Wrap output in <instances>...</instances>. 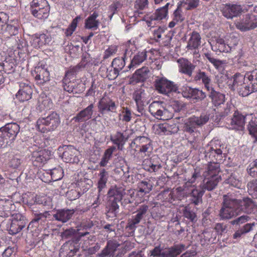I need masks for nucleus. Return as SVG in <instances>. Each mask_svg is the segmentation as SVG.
<instances>
[{
	"label": "nucleus",
	"instance_id": "obj_1",
	"mask_svg": "<svg viewBox=\"0 0 257 257\" xmlns=\"http://www.w3.org/2000/svg\"><path fill=\"white\" fill-rule=\"evenodd\" d=\"M186 104L182 101L174 100L170 105H167L163 101H153L149 107V111L155 118L168 120L173 117V112H179L185 109Z\"/></svg>",
	"mask_w": 257,
	"mask_h": 257
},
{
	"label": "nucleus",
	"instance_id": "obj_2",
	"mask_svg": "<svg viewBox=\"0 0 257 257\" xmlns=\"http://www.w3.org/2000/svg\"><path fill=\"white\" fill-rule=\"evenodd\" d=\"M237 199L232 195H224L221 207L219 212V216L222 220H229L238 215L237 207Z\"/></svg>",
	"mask_w": 257,
	"mask_h": 257
},
{
	"label": "nucleus",
	"instance_id": "obj_3",
	"mask_svg": "<svg viewBox=\"0 0 257 257\" xmlns=\"http://www.w3.org/2000/svg\"><path fill=\"white\" fill-rule=\"evenodd\" d=\"M60 122L59 115L56 112H53L47 116L40 118L37 120V128L42 133H45L56 129Z\"/></svg>",
	"mask_w": 257,
	"mask_h": 257
},
{
	"label": "nucleus",
	"instance_id": "obj_4",
	"mask_svg": "<svg viewBox=\"0 0 257 257\" xmlns=\"http://www.w3.org/2000/svg\"><path fill=\"white\" fill-rule=\"evenodd\" d=\"M186 249L183 244H176L165 250L159 245L150 250L149 254L153 257H176Z\"/></svg>",
	"mask_w": 257,
	"mask_h": 257
},
{
	"label": "nucleus",
	"instance_id": "obj_5",
	"mask_svg": "<svg viewBox=\"0 0 257 257\" xmlns=\"http://www.w3.org/2000/svg\"><path fill=\"white\" fill-rule=\"evenodd\" d=\"M155 89L160 93L169 95L171 92H178V87L173 81H171L165 77H158L154 81Z\"/></svg>",
	"mask_w": 257,
	"mask_h": 257
},
{
	"label": "nucleus",
	"instance_id": "obj_6",
	"mask_svg": "<svg viewBox=\"0 0 257 257\" xmlns=\"http://www.w3.org/2000/svg\"><path fill=\"white\" fill-rule=\"evenodd\" d=\"M246 79L240 74H236L233 77V81L231 86V89L237 90L239 95L243 97L248 96L252 92L255 91L253 90V87H251L248 84L243 82Z\"/></svg>",
	"mask_w": 257,
	"mask_h": 257
},
{
	"label": "nucleus",
	"instance_id": "obj_7",
	"mask_svg": "<svg viewBox=\"0 0 257 257\" xmlns=\"http://www.w3.org/2000/svg\"><path fill=\"white\" fill-rule=\"evenodd\" d=\"M11 223L7 227L11 234H16L21 231L28 223L26 218L21 213H14L11 216Z\"/></svg>",
	"mask_w": 257,
	"mask_h": 257
},
{
	"label": "nucleus",
	"instance_id": "obj_8",
	"mask_svg": "<svg viewBox=\"0 0 257 257\" xmlns=\"http://www.w3.org/2000/svg\"><path fill=\"white\" fill-rule=\"evenodd\" d=\"M209 115L206 114H201L199 117L193 116L188 118L185 123L184 131L189 134L195 132L197 126L205 124L209 120Z\"/></svg>",
	"mask_w": 257,
	"mask_h": 257
},
{
	"label": "nucleus",
	"instance_id": "obj_9",
	"mask_svg": "<svg viewBox=\"0 0 257 257\" xmlns=\"http://www.w3.org/2000/svg\"><path fill=\"white\" fill-rule=\"evenodd\" d=\"M148 210L149 206L148 205L143 204L139 206L136 211V215L133 216L132 218L128 220L126 228L132 232H134L137 224L146 216Z\"/></svg>",
	"mask_w": 257,
	"mask_h": 257
},
{
	"label": "nucleus",
	"instance_id": "obj_10",
	"mask_svg": "<svg viewBox=\"0 0 257 257\" xmlns=\"http://www.w3.org/2000/svg\"><path fill=\"white\" fill-rule=\"evenodd\" d=\"M120 245L117 241L109 240L98 255L99 257H121V251L118 248Z\"/></svg>",
	"mask_w": 257,
	"mask_h": 257
},
{
	"label": "nucleus",
	"instance_id": "obj_11",
	"mask_svg": "<svg viewBox=\"0 0 257 257\" xmlns=\"http://www.w3.org/2000/svg\"><path fill=\"white\" fill-rule=\"evenodd\" d=\"M251 115H243L238 111H235L233 116L228 120V124L229 128L232 130L243 131L246 120L249 119Z\"/></svg>",
	"mask_w": 257,
	"mask_h": 257
},
{
	"label": "nucleus",
	"instance_id": "obj_12",
	"mask_svg": "<svg viewBox=\"0 0 257 257\" xmlns=\"http://www.w3.org/2000/svg\"><path fill=\"white\" fill-rule=\"evenodd\" d=\"M31 155V160L34 166L40 167L50 159L51 152L39 148L36 150H33Z\"/></svg>",
	"mask_w": 257,
	"mask_h": 257
},
{
	"label": "nucleus",
	"instance_id": "obj_13",
	"mask_svg": "<svg viewBox=\"0 0 257 257\" xmlns=\"http://www.w3.org/2000/svg\"><path fill=\"white\" fill-rule=\"evenodd\" d=\"M236 28L241 31H247L257 27V16L246 14L239 21L235 23Z\"/></svg>",
	"mask_w": 257,
	"mask_h": 257
},
{
	"label": "nucleus",
	"instance_id": "obj_14",
	"mask_svg": "<svg viewBox=\"0 0 257 257\" xmlns=\"http://www.w3.org/2000/svg\"><path fill=\"white\" fill-rule=\"evenodd\" d=\"M20 89L16 95V98L21 102L30 100L32 98L33 89L30 82L27 80L19 83Z\"/></svg>",
	"mask_w": 257,
	"mask_h": 257
},
{
	"label": "nucleus",
	"instance_id": "obj_15",
	"mask_svg": "<svg viewBox=\"0 0 257 257\" xmlns=\"http://www.w3.org/2000/svg\"><path fill=\"white\" fill-rule=\"evenodd\" d=\"M236 203L239 213L242 212L250 214L257 211V205L250 198L245 197L242 199H237Z\"/></svg>",
	"mask_w": 257,
	"mask_h": 257
},
{
	"label": "nucleus",
	"instance_id": "obj_16",
	"mask_svg": "<svg viewBox=\"0 0 257 257\" xmlns=\"http://www.w3.org/2000/svg\"><path fill=\"white\" fill-rule=\"evenodd\" d=\"M205 156L210 160V162L221 163L225 157V154L222 153L221 146L218 148L216 145H211L207 148Z\"/></svg>",
	"mask_w": 257,
	"mask_h": 257
},
{
	"label": "nucleus",
	"instance_id": "obj_17",
	"mask_svg": "<svg viewBox=\"0 0 257 257\" xmlns=\"http://www.w3.org/2000/svg\"><path fill=\"white\" fill-rule=\"evenodd\" d=\"M207 91L208 97L215 106H219L225 102V95L217 91L214 86L207 89Z\"/></svg>",
	"mask_w": 257,
	"mask_h": 257
},
{
	"label": "nucleus",
	"instance_id": "obj_18",
	"mask_svg": "<svg viewBox=\"0 0 257 257\" xmlns=\"http://www.w3.org/2000/svg\"><path fill=\"white\" fill-rule=\"evenodd\" d=\"M16 206L13 202L9 199L0 200V216L8 217L12 216L15 211Z\"/></svg>",
	"mask_w": 257,
	"mask_h": 257
},
{
	"label": "nucleus",
	"instance_id": "obj_19",
	"mask_svg": "<svg viewBox=\"0 0 257 257\" xmlns=\"http://www.w3.org/2000/svg\"><path fill=\"white\" fill-rule=\"evenodd\" d=\"M222 15L227 19H232L240 15L242 11L240 5H226L222 9Z\"/></svg>",
	"mask_w": 257,
	"mask_h": 257
},
{
	"label": "nucleus",
	"instance_id": "obj_20",
	"mask_svg": "<svg viewBox=\"0 0 257 257\" xmlns=\"http://www.w3.org/2000/svg\"><path fill=\"white\" fill-rule=\"evenodd\" d=\"M93 104H90L86 108L79 112L76 116L72 118V120L76 122H81L89 120L92 117L93 113Z\"/></svg>",
	"mask_w": 257,
	"mask_h": 257
},
{
	"label": "nucleus",
	"instance_id": "obj_21",
	"mask_svg": "<svg viewBox=\"0 0 257 257\" xmlns=\"http://www.w3.org/2000/svg\"><path fill=\"white\" fill-rule=\"evenodd\" d=\"M177 62L179 65V72L189 77L192 76L196 66L186 59H179Z\"/></svg>",
	"mask_w": 257,
	"mask_h": 257
},
{
	"label": "nucleus",
	"instance_id": "obj_22",
	"mask_svg": "<svg viewBox=\"0 0 257 257\" xmlns=\"http://www.w3.org/2000/svg\"><path fill=\"white\" fill-rule=\"evenodd\" d=\"M49 212L45 211L44 213H34V217L32 221L29 223L28 229L35 226L38 227L39 225L43 226L47 222V218L49 215Z\"/></svg>",
	"mask_w": 257,
	"mask_h": 257
},
{
	"label": "nucleus",
	"instance_id": "obj_23",
	"mask_svg": "<svg viewBox=\"0 0 257 257\" xmlns=\"http://www.w3.org/2000/svg\"><path fill=\"white\" fill-rule=\"evenodd\" d=\"M221 180V176H217L214 177H204V179L200 187L201 189L204 191L206 190L210 191L216 188L218 183Z\"/></svg>",
	"mask_w": 257,
	"mask_h": 257
},
{
	"label": "nucleus",
	"instance_id": "obj_24",
	"mask_svg": "<svg viewBox=\"0 0 257 257\" xmlns=\"http://www.w3.org/2000/svg\"><path fill=\"white\" fill-rule=\"evenodd\" d=\"M149 68L146 67L138 69L130 79V83L144 82L149 77Z\"/></svg>",
	"mask_w": 257,
	"mask_h": 257
},
{
	"label": "nucleus",
	"instance_id": "obj_25",
	"mask_svg": "<svg viewBox=\"0 0 257 257\" xmlns=\"http://www.w3.org/2000/svg\"><path fill=\"white\" fill-rule=\"evenodd\" d=\"M74 212V209H59L53 215V217L57 221L65 223L72 218Z\"/></svg>",
	"mask_w": 257,
	"mask_h": 257
},
{
	"label": "nucleus",
	"instance_id": "obj_26",
	"mask_svg": "<svg viewBox=\"0 0 257 257\" xmlns=\"http://www.w3.org/2000/svg\"><path fill=\"white\" fill-rule=\"evenodd\" d=\"M2 128L7 134L10 142L15 140L17 135L20 132V126L16 123H8Z\"/></svg>",
	"mask_w": 257,
	"mask_h": 257
},
{
	"label": "nucleus",
	"instance_id": "obj_27",
	"mask_svg": "<svg viewBox=\"0 0 257 257\" xmlns=\"http://www.w3.org/2000/svg\"><path fill=\"white\" fill-rule=\"evenodd\" d=\"M99 72L103 76H105L109 80L115 79L118 75L119 71L112 65L108 68L105 65H102L99 69Z\"/></svg>",
	"mask_w": 257,
	"mask_h": 257
},
{
	"label": "nucleus",
	"instance_id": "obj_28",
	"mask_svg": "<svg viewBox=\"0 0 257 257\" xmlns=\"http://www.w3.org/2000/svg\"><path fill=\"white\" fill-rule=\"evenodd\" d=\"M51 41V38L49 35L45 34L39 36H33L31 40V44L34 48H40L43 45L49 44Z\"/></svg>",
	"mask_w": 257,
	"mask_h": 257
},
{
	"label": "nucleus",
	"instance_id": "obj_29",
	"mask_svg": "<svg viewBox=\"0 0 257 257\" xmlns=\"http://www.w3.org/2000/svg\"><path fill=\"white\" fill-rule=\"evenodd\" d=\"M78 153V151L74 147L65 146L62 158L66 162H74L77 160L76 157Z\"/></svg>",
	"mask_w": 257,
	"mask_h": 257
},
{
	"label": "nucleus",
	"instance_id": "obj_30",
	"mask_svg": "<svg viewBox=\"0 0 257 257\" xmlns=\"http://www.w3.org/2000/svg\"><path fill=\"white\" fill-rule=\"evenodd\" d=\"M128 138L126 137L123 133L117 131L113 136H111L110 140L112 143L116 145L117 149L122 151L123 149V146L127 140Z\"/></svg>",
	"mask_w": 257,
	"mask_h": 257
},
{
	"label": "nucleus",
	"instance_id": "obj_31",
	"mask_svg": "<svg viewBox=\"0 0 257 257\" xmlns=\"http://www.w3.org/2000/svg\"><path fill=\"white\" fill-rule=\"evenodd\" d=\"M35 204L42 205L43 206H50L51 205V199L47 196H36L28 203V205L32 208V211L34 212L33 209Z\"/></svg>",
	"mask_w": 257,
	"mask_h": 257
},
{
	"label": "nucleus",
	"instance_id": "obj_32",
	"mask_svg": "<svg viewBox=\"0 0 257 257\" xmlns=\"http://www.w3.org/2000/svg\"><path fill=\"white\" fill-rule=\"evenodd\" d=\"M194 79L196 81H201L202 83L204 84V87L207 90L209 88L213 86L211 83V76L204 71L199 70L196 75L195 76Z\"/></svg>",
	"mask_w": 257,
	"mask_h": 257
},
{
	"label": "nucleus",
	"instance_id": "obj_33",
	"mask_svg": "<svg viewBox=\"0 0 257 257\" xmlns=\"http://www.w3.org/2000/svg\"><path fill=\"white\" fill-rule=\"evenodd\" d=\"M98 107L101 113H103L105 111H114L116 106L112 100L103 99L99 101Z\"/></svg>",
	"mask_w": 257,
	"mask_h": 257
},
{
	"label": "nucleus",
	"instance_id": "obj_34",
	"mask_svg": "<svg viewBox=\"0 0 257 257\" xmlns=\"http://www.w3.org/2000/svg\"><path fill=\"white\" fill-rule=\"evenodd\" d=\"M145 93L141 90H137L133 93V99L137 106L138 111L143 113L145 106Z\"/></svg>",
	"mask_w": 257,
	"mask_h": 257
},
{
	"label": "nucleus",
	"instance_id": "obj_35",
	"mask_svg": "<svg viewBox=\"0 0 257 257\" xmlns=\"http://www.w3.org/2000/svg\"><path fill=\"white\" fill-rule=\"evenodd\" d=\"M94 224L92 221L88 220L82 221L78 229H76L80 233H86L85 236L89 235L88 238L92 240L94 237L93 235H90L92 231V228Z\"/></svg>",
	"mask_w": 257,
	"mask_h": 257
},
{
	"label": "nucleus",
	"instance_id": "obj_36",
	"mask_svg": "<svg viewBox=\"0 0 257 257\" xmlns=\"http://www.w3.org/2000/svg\"><path fill=\"white\" fill-rule=\"evenodd\" d=\"M220 163L210 162L207 167V170L204 173V177H214L221 176L219 175L220 172Z\"/></svg>",
	"mask_w": 257,
	"mask_h": 257
},
{
	"label": "nucleus",
	"instance_id": "obj_37",
	"mask_svg": "<svg viewBox=\"0 0 257 257\" xmlns=\"http://www.w3.org/2000/svg\"><path fill=\"white\" fill-rule=\"evenodd\" d=\"M36 75L35 79L39 84H44L50 80L49 72L46 69L43 68H38L35 70Z\"/></svg>",
	"mask_w": 257,
	"mask_h": 257
},
{
	"label": "nucleus",
	"instance_id": "obj_38",
	"mask_svg": "<svg viewBox=\"0 0 257 257\" xmlns=\"http://www.w3.org/2000/svg\"><path fill=\"white\" fill-rule=\"evenodd\" d=\"M98 17L97 13L94 12L90 15L85 21V28L87 29L96 30L98 28L99 21L96 20Z\"/></svg>",
	"mask_w": 257,
	"mask_h": 257
},
{
	"label": "nucleus",
	"instance_id": "obj_39",
	"mask_svg": "<svg viewBox=\"0 0 257 257\" xmlns=\"http://www.w3.org/2000/svg\"><path fill=\"white\" fill-rule=\"evenodd\" d=\"M139 148L140 153H151L153 150L151 140L147 137L142 136V141Z\"/></svg>",
	"mask_w": 257,
	"mask_h": 257
},
{
	"label": "nucleus",
	"instance_id": "obj_40",
	"mask_svg": "<svg viewBox=\"0 0 257 257\" xmlns=\"http://www.w3.org/2000/svg\"><path fill=\"white\" fill-rule=\"evenodd\" d=\"M170 4L168 3L165 6L158 9L155 13L151 15V20H161L165 18L168 14V7Z\"/></svg>",
	"mask_w": 257,
	"mask_h": 257
},
{
	"label": "nucleus",
	"instance_id": "obj_41",
	"mask_svg": "<svg viewBox=\"0 0 257 257\" xmlns=\"http://www.w3.org/2000/svg\"><path fill=\"white\" fill-rule=\"evenodd\" d=\"M204 193V191L202 189L199 190L196 188L192 189L190 194V201L191 203L195 205H198L202 203V197Z\"/></svg>",
	"mask_w": 257,
	"mask_h": 257
},
{
	"label": "nucleus",
	"instance_id": "obj_42",
	"mask_svg": "<svg viewBox=\"0 0 257 257\" xmlns=\"http://www.w3.org/2000/svg\"><path fill=\"white\" fill-rule=\"evenodd\" d=\"M49 8H46V9H40L36 6H32L31 4V14L36 18L39 19L47 18L48 16Z\"/></svg>",
	"mask_w": 257,
	"mask_h": 257
},
{
	"label": "nucleus",
	"instance_id": "obj_43",
	"mask_svg": "<svg viewBox=\"0 0 257 257\" xmlns=\"http://www.w3.org/2000/svg\"><path fill=\"white\" fill-rule=\"evenodd\" d=\"M200 40L201 37L199 33L196 32H193L188 41L187 48L191 50L197 48L200 45Z\"/></svg>",
	"mask_w": 257,
	"mask_h": 257
},
{
	"label": "nucleus",
	"instance_id": "obj_44",
	"mask_svg": "<svg viewBox=\"0 0 257 257\" xmlns=\"http://www.w3.org/2000/svg\"><path fill=\"white\" fill-rule=\"evenodd\" d=\"M254 226V223H246L242 227H240L235 233L233 234V238L237 239L241 237V236L249 231H250L253 226Z\"/></svg>",
	"mask_w": 257,
	"mask_h": 257
},
{
	"label": "nucleus",
	"instance_id": "obj_45",
	"mask_svg": "<svg viewBox=\"0 0 257 257\" xmlns=\"http://www.w3.org/2000/svg\"><path fill=\"white\" fill-rule=\"evenodd\" d=\"M119 201H115L114 199H109L108 204V210L107 216L108 217H116L119 209L118 202Z\"/></svg>",
	"mask_w": 257,
	"mask_h": 257
},
{
	"label": "nucleus",
	"instance_id": "obj_46",
	"mask_svg": "<svg viewBox=\"0 0 257 257\" xmlns=\"http://www.w3.org/2000/svg\"><path fill=\"white\" fill-rule=\"evenodd\" d=\"M249 117V122L247 125V130L250 135L255 138L254 142H257V118L253 117L252 114Z\"/></svg>",
	"mask_w": 257,
	"mask_h": 257
},
{
	"label": "nucleus",
	"instance_id": "obj_47",
	"mask_svg": "<svg viewBox=\"0 0 257 257\" xmlns=\"http://www.w3.org/2000/svg\"><path fill=\"white\" fill-rule=\"evenodd\" d=\"M153 187V183L150 180H144L138 184L139 192L148 194L152 191Z\"/></svg>",
	"mask_w": 257,
	"mask_h": 257
},
{
	"label": "nucleus",
	"instance_id": "obj_48",
	"mask_svg": "<svg viewBox=\"0 0 257 257\" xmlns=\"http://www.w3.org/2000/svg\"><path fill=\"white\" fill-rule=\"evenodd\" d=\"M1 66L3 68V71L8 74L12 73L15 70L16 64L14 60L10 58L6 59L2 62Z\"/></svg>",
	"mask_w": 257,
	"mask_h": 257
},
{
	"label": "nucleus",
	"instance_id": "obj_49",
	"mask_svg": "<svg viewBox=\"0 0 257 257\" xmlns=\"http://www.w3.org/2000/svg\"><path fill=\"white\" fill-rule=\"evenodd\" d=\"M243 76L250 81V83L253 87V90L257 91V69L247 72Z\"/></svg>",
	"mask_w": 257,
	"mask_h": 257
},
{
	"label": "nucleus",
	"instance_id": "obj_50",
	"mask_svg": "<svg viewBox=\"0 0 257 257\" xmlns=\"http://www.w3.org/2000/svg\"><path fill=\"white\" fill-rule=\"evenodd\" d=\"M147 58V52L144 51L139 52L137 54L135 55L131 61V63L129 65L128 68L131 69L132 67L135 65H139L142 63Z\"/></svg>",
	"mask_w": 257,
	"mask_h": 257
},
{
	"label": "nucleus",
	"instance_id": "obj_51",
	"mask_svg": "<svg viewBox=\"0 0 257 257\" xmlns=\"http://www.w3.org/2000/svg\"><path fill=\"white\" fill-rule=\"evenodd\" d=\"M109 199H114L116 201H120L122 199L123 191L118 188L110 189L108 192Z\"/></svg>",
	"mask_w": 257,
	"mask_h": 257
},
{
	"label": "nucleus",
	"instance_id": "obj_52",
	"mask_svg": "<svg viewBox=\"0 0 257 257\" xmlns=\"http://www.w3.org/2000/svg\"><path fill=\"white\" fill-rule=\"evenodd\" d=\"M1 33L4 37L7 38L16 35L18 33V29L16 26L7 24L5 26L4 30L2 31Z\"/></svg>",
	"mask_w": 257,
	"mask_h": 257
},
{
	"label": "nucleus",
	"instance_id": "obj_53",
	"mask_svg": "<svg viewBox=\"0 0 257 257\" xmlns=\"http://www.w3.org/2000/svg\"><path fill=\"white\" fill-rule=\"evenodd\" d=\"M116 150V147L111 146L108 149H106L102 156L101 160L99 163L100 165L102 167L106 166L109 160L111 158L112 153Z\"/></svg>",
	"mask_w": 257,
	"mask_h": 257
},
{
	"label": "nucleus",
	"instance_id": "obj_54",
	"mask_svg": "<svg viewBox=\"0 0 257 257\" xmlns=\"http://www.w3.org/2000/svg\"><path fill=\"white\" fill-rule=\"evenodd\" d=\"M85 234L86 233H80L77 231L75 232L70 240L74 244V246L73 249H71L70 252L73 251V253H74L78 250L79 245V242L82 237L85 236Z\"/></svg>",
	"mask_w": 257,
	"mask_h": 257
},
{
	"label": "nucleus",
	"instance_id": "obj_55",
	"mask_svg": "<svg viewBox=\"0 0 257 257\" xmlns=\"http://www.w3.org/2000/svg\"><path fill=\"white\" fill-rule=\"evenodd\" d=\"M226 181L227 183L233 187L239 188L241 186V181L237 173L231 174Z\"/></svg>",
	"mask_w": 257,
	"mask_h": 257
},
{
	"label": "nucleus",
	"instance_id": "obj_56",
	"mask_svg": "<svg viewBox=\"0 0 257 257\" xmlns=\"http://www.w3.org/2000/svg\"><path fill=\"white\" fill-rule=\"evenodd\" d=\"M38 102V107L41 111L45 109H49L52 106V101L50 98L47 97L46 96L40 98Z\"/></svg>",
	"mask_w": 257,
	"mask_h": 257
},
{
	"label": "nucleus",
	"instance_id": "obj_57",
	"mask_svg": "<svg viewBox=\"0 0 257 257\" xmlns=\"http://www.w3.org/2000/svg\"><path fill=\"white\" fill-rule=\"evenodd\" d=\"M196 89L188 86H183L181 89V93L184 98L194 99Z\"/></svg>",
	"mask_w": 257,
	"mask_h": 257
},
{
	"label": "nucleus",
	"instance_id": "obj_58",
	"mask_svg": "<svg viewBox=\"0 0 257 257\" xmlns=\"http://www.w3.org/2000/svg\"><path fill=\"white\" fill-rule=\"evenodd\" d=\"M183 216L192 222H195L197 220V215L195 212L190 208L186 207L183 211Z\"/></svg>",
	"mask_w": 257,
	"mask_h": 257
},
{
	"label": "nucleus",
	"instance_id": "obj_59",
	"mask_svg": "<svg viewBox=\"0 0 257 257\" xmlns=\"http://www.w3.org/2000/svg\"><path fill=\"white\" fill-rule=\"evenodd\" d=\"M250 219V218L248 216L246 215H243L230 221V223L231 225L233 226H240L243 223L247 222Z\"/></svg>",
	"mask_w": 257,
	"mask_h": 257
},
{
	"label": "nucleus",
	"instance_id": "obj_60",
	"mask_svg": "<svg viewBox=\"0 0 257 257\" xmlns=\"http://www.w3.org/2000/svg\"><path fill=\"white\" fill-rule=\"evenodd\" d=\"M118 117L119 119H121L123 121L129 122L132 117L131 111L127 107H123Z\"/></svg>",
	"mask_w": 257,
	"mask_h": 257
},
{
	"label": "nucleus",
	"instance_id": "obj_61",
	"mask_svg": "<svg viewBox=\"0 0 257 257\" xmlns=\"http://www.w3.org/2000/svg\"><path fill=\"white\" fill-rule=\"evenodd\" d=\"M247 187L249 194L257 198V180L249 181L247 183Z\"/></svg>",
	"mask_w": 257,
	"mask_h": 257
},
{
	"label": "nucleus",
	"instance_id": "obj_62",
	"mask_svg": "<svg viewBox=\"0 0 257 257\" xmlns=\"http://www.w3.org/2000/svg\"><path fill=\"white\" fill-rule=\"evenodd\" d=\"M124 56L114 58L111 63L112 67H115L119 71H121L125 66Z\"/></svg>",
	"mask_w": 257,
	"mask_h": 257
},
{
	"label": "nucleus",
	"instance_id": "obj_63",
	"mask_svg": "<svg viewBox=\"0 0 257 257\" xmlns=\"http://www.w3.org/2000/svg\"><path fill=\"white\" fill-rule=\"evenodd\" d=\"M148 5V0H136L135 2V8L137 11L135 13H138V14H142L143 13L142 11L144 10Z\"/></svg>",
	"mask_w": 257,
	"mask_h": 257
},
{
	"label": "nucleus",
	"instance_id": "obj_64",
	"mask_svg": "<svg viewBox=\"0 0 257 257\" xmlns=\"http://www.w3.org/2000/svg\"><path fill=\"white\" fill-rule=\"evenodd\" d=\"M85 64L83 63L78 64L75 66L70 67V69L66 72L65 78H69L72 76H73L78 72L81 68H84Z\"/></svg>",
	"mask_w": 257,
	"mask_h": 257
}]
</instances>
